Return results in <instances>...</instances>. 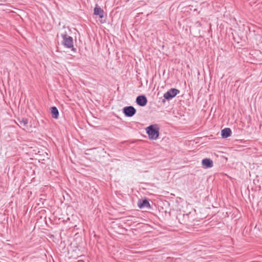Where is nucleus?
<instances>
[{
    "instance_id": "nucleus-5",
    "label": "nucleus",
    "mask_w": 262,
    "mask_h": 262,
    "mask_svg": "<svg viewBox=\"0 0 262 262\" xmlns=\"http://www.w3.org/2000/svg\"><path fill=\"white\" fill-rule=\"evenodd\" d=\"M123 113L126 117H132L136 114V110L133 106H127L123 108Z\"/></svg>"
},
{
    "instance_id": "nucleus-2",
    "label": "nucleus",
    "mask_w": 262,
    "mask_h": 262,
    "mask_svg": "<svg viewBox=\"0 0 262 262\" xmlns=\"http://www.w3.org/2000/svg\"><path fill=\"white\" fill-rule=\"evenodd\" d=\"M146 132L150 140H156L159 136V128L157 124L150 125L147 127Z\"/></svg>"
},
{
    "instance_id": "nucleus-11",
    "label": "nucleus",
    "mask_w": 262,
    "mask_h": 262,
    "mask_svg": "<svg viewBox=\"0 0 262 262\" xmlns=\"http://www.w3.org/2000/svg\"><path fill=\"white\" fill-rule=\"evenodd\" d=\"M52 117L54 119H58L59 117V112L56 106H52L50 108Z\"/></svg>"
},
{
    "instance_id": "nucleus-10",
    "label": "nucleus",
    "mask_w": 262,
    "mask_h": 262,
    "mask_svg": "<svg viewBox=\"0 0 262 262\" xmlns=\"http://www.w3.org/2000/svg\"><path fill=\"white\" fill-rule=\"evenodd\" d=\"M232 132L230 128H225L221 131V136L223 138H227L230 137Z\"/></svg>"
},
{
    "instance_id": "nucleus-7",
    "label": "nucleus",
    "mask_w": 262,
    "mask_h": 262,
    "mask_svg": "<svg viewBox=\"0 0 262 262\" xmlns=\"http://www.w3.org/2000/svg\"><path fill=\"white\" fill-rule=\"evenodd\" d=\"M138 206L139 208L150 209L151 208L148 201L145 199L144 200H139L138 202Z\"/></svg>"
},
{
    "instance_id": "nucleus-6",
    "label": "nucleus",
    "mask_w": 262,
    "mask_h": 262,
    "mask_svg": "<svg viewBox=\"0 0 262 262\" xmlns=\"http://www.w3.org/2000/svg\"><path fill=\"white\" fill-rule=\"evenodd\" d=\"M137 104L142 107L145 106L147 103V99L145 95H139L136 98Z\"/></svg>"
},
{
    "instance_id": "nucleus-9",
    "label": "nucleus",
    "mask_w": 262,
    "mask_h": 262,
    "mask_svg": "<svg viewBox=\"0 0 262 262\" xmlns=\"http://www.w3.org/2000/svg\"><path fill=\"white\" fill-rule=\"evenodd\" d=\"M94 14L96 15H98L100 18H102L104 17V12L102 9L96 6L94 9Z\"/></svg>"
},
{
    "instance_id": "nucleus-1",
    "label": "nucleus",
    "mask_w": 262,
    "mask_h": 262,
    "mask_svg": "<svg viewBox=\"0 0 262 262\" xmlns=\"http://www.w3.org/2000/svg\"><path fill=\"white\" fill-rule=\"evenodd\" d=\"M61 37L62 38V45L66 48L71 49V50L75 53L76 49L74 48L73 38L69 36L66 32L61 34Z\"/></svg>"
},
{
    "instance_id": "nucleus-8",
    "label": "nucleus",
    "mask_w": 262,
    "mask_h": 262,
    "mask_svg": "<svg viewBox=\"0 0 262 262\" xmlns=\"http://www.w3.org/2000/svg\"><path fill=\"white\" fill-rule=\"evenodd\" d=\"M202 165L205 168H211L213 166V161L210 159L205 158L202 161Z\"/></svg>"
},
{
    "instance_id": "nucleus-12",
    "label": "nucleus",
    "mask_w": 262,
    "mask_h": 262,
    "mask_svg": "<svg viewBox=\"0 0 262 262\" xmlns=\"http://www.w3.org/2000/svg\"><path fill=\"white\" fill-rule=\"evenodd\" d=\"M20 124H23L24 125H26L28 124V120L26 118H23L20 121Z\"/></svg>"
},
{
    "instance_id": "nucleus-4",
    "label": "nucleus",
    "mask_w": 262,
    "mask_h": 262,
    "mask_svg": "<svg viewBox=\"0 0 262 262\" xmlns=\"http://www.w3.org/2000/svg\"><path fill=\"white\" fill-rule=\"evenodd\" d=\"M180 93V91L175 88H171L164 94V99L163 102H165V99L170 100L174 98L178 94Z\"/></svg>"
},
{
    "instance_id": "nucleus-3",
    "label": "nucleus",
    "mask_w": 262,
    "mask_h": 262,
    "mask_svg": "<svg viewBox=\"0 0 262 262\" xmlns=\"http://www.w3.org/2000/svg\"><path fill=\"white\" fill-rule=\"evenodd\" d=\"M191 213H185L184 212L180 211L177 215V219L180 224L188 225L190 223V215Z\"/></svg>"
}]
</instances>
